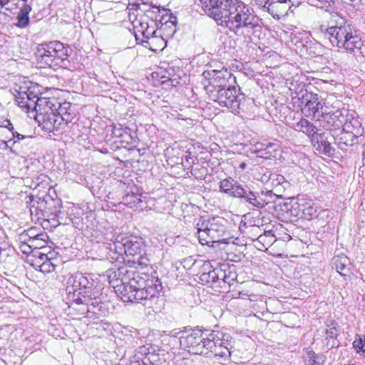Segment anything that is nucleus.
I'll return each instance as SVG.
<instances>
[{"label":"nucleus","instance_id":"obj_1","mask_svg":"<svg viewBox=\"0 0 365 365\" xmlns=\"http://www.w3.org/2000/svg\"><path fill=\"white\" fill-rule=\"evenodd\" d=\"M205 13L236 35L246 36L261 28L260 19L238 0H199Z\"/></svg>","mask_w":365,"mask_h":365},{"label":"nucleus","instance_id":"obj_2","mask_svg":"<svg viewBox=\"0 0 365 365\" xmlns=\"http://www.w3.org/2000/svg\"><path fill=\"white\" fill-rule=\"evenodd\" d=\"M312 6L324 9L330 13L328 25H321L320 32L328 38L333 46L344 49L357 58H362L364 46L356 28L338 12L332 11L333 0H308Z\"/></svg>","mask_w":365,"mask_h":365},{"label":"nucleus","instance_id":"obj_3","mask_svg":"<svg viewBox=\"0 0 365 365\" xmlns=\"http://www.w3.org/2000/svg\"><path fill=\"white\" fill-rule=\"evenodd\" d=\"M182 349L194 354L208 356L213 354L223 364L231 361L232 338L227 333L214 330L192 329L180 336Z\"/></svg>","mask_w":365,"mask_h":365},{"label":"nucleus","instance_id":"obj_4","mask_svg":"<svg viewBox=\"0 0 365 365\" xmlns=\"http://www.w3.org/2000/svg\"><path fill=\"white\" fill-rule=\"evenodd\" d=\"M66 304L88 318H99L103 314V304L99 291L91 274L76 272L66 282Z\"/></svg>","mask_w":365,"mask_h":365},{"label":"nucleus","instance_id":"obj_5","mask_svg":"<svg viewBox=\"0 0 365 365\" xmlns=\"http://www.w3.org/2000/svg\"><path fill=\"white\" fill-rule=\"evenodd\" d=\"M110 283L115 292L120 294L123 302L140 303L155 298L162 289L158 279L153 282V279H145L132 269L124 267L117 272H108Z\"/></svg>","mask_w":365,"mask_h":365},{"label":"nucleus","instance_id":"obj_6","mask_svg":"<svg viewBox=\"0 0 365 365\" xmlns=\"http://www.w3.org/2000/svg\"><path fill=\"white\" fill-rule=\"evenodd\" d=\"M102 241L106 249L109 250V255L112 259H118L119 256H130L133 258L139 255L145 254V245L142 238L135 236L118 235L115 240L112 239L108 242L106 238Z\"/></svg>","mask_w":365,"mask_h":365},{"label":"nucleus","instance_id":"obj_7","mask_svg":"<svg viewBox=\"0 0 365 365\" xmlns=\"http://www.w3.org/2000/svg\"><path fill=\"white\" fill-rule=\"evenodd\" d=\"M68 51L60 41H50L39 44L37 47L38 63L42 67H65L68 66Z\"/></svg>","mask_w":365,"mask_h":365},{"label":"nucleus","instance_id":"obj_8","mask_svg":"<svg viewBox=\"0 0 365 365\" xmlns=\"http://www.w3.org/2000/svg\"><path fill=\"white\" fill-rule=\"evenodd\" d=\"M220 220V218L206 220L202 217L198 220L195 228L197 230L196 235L200 244L210 245L214 242H224L222 237L225 234V228Z\"/></svg>","mask_w":365,"mask_h":365},{"label":"nucleus","instance_id":"obj_9","mask_svg":"<svg viewBox=\"0 0 365 365\" xmlns=\"http://www.w3.org/2000/svg\"><path fill=\"white\" fill-rule=\"evenodd\" d=\"M240 91V89L237 90L235 86L231 85L212 92L209 98L219 105L230 109L232 113H239L240 110H243L246 100L245 96Z\"/></svg>","mask_w":365,"mask_h":365},{"label":"nucleus","instance_id":"obj_10","mask_svg":"<svg viewBox=\"0 0 365 365\" xmlns=\"http://www.w3.org/2000/svg\"><path fill=\"white\" fill-rule=\"evenodd\" d=\"M345 108H339L334 111H327L321 117L323 119V127L327 130H339L341 128L348 129L349 127H356L359 124L357 119L351 118Z\"/></svg>","mask_w":365,"mask_h":365},{"label":"nucleus","instance_id":"obj_11","mask_svg":"<svg viewBox=\"0 0 365 365\" xmlns=\"http://www.w3.org/2000/svg\"><path fill=\"white\" fill-rule=\"evenodd\" d=\"M205 78H208V83L205 86L207 93L210 95L218 89L225 88L235 83V76L227 68L222 70H212L204 72Z\"/></svg>","mask_w":365,"mask_h":365},{"label":"nucleus","instance_id":"obj_12","mask_svg":"<svg viewBox=\"0 0 365 365\" xmlns=\"http://www.w3.org/2000/svg\"><path fill=\"white\" fill-rule=\"evenodd\" d=\"M299 100L301 110L304 116L319 120L324 114V106L319 101L317 94L306 91L305 93L302 95V97H299Z\"/></svg>","mask_w":365,"mask_h":365},{"label":"nucleus","instance_id":"obj_13","mask_svg":"<svg viewBox=\"0 0 365 365\" xmlns=\"http://www.w3.org/2000/svg\"><path fill=\"white\" fill-rule=\"evenodd\" d=\"M34 137L26 135L18 132H12V138L8 140H1L3 145V149H9V150L16 155H20L26 154L30 149Z\"/></svg>","mask_w":365,"mask_h":365},{"label":"nucleus","instance_id":"obj_14","mask_svg":"<svg viewBox=\"0 0 365 365\" xmlns=\"http://www.w3.org/2000/svg\"><path fill=\"white\" fill-rule=\"evenodd\" d=\"M299 2L290 1H272L264 2L263 9L267 11L273 18L279 19L288 15L289 11L293 12L292 8L299 6Z\"/></svg>","mask_w":365,"mask_h":365},{"label":"nucleus","instance_id":"obj_15","mask_svg":"<svg viewBox=\"0 0 365 365\" xmlns=\"http://www.w3.org/2000/svg\"><path fill=\"white\" fill-rule=\"evenodd\" d=\"M47 104L42 109H38L36 119L41 125L42 128L47 132H54L55 119L56 111L52 109L53 104Z\"/></svg>","mask_w":365,"mask_h":365},{"label":"nucleus","instance_id":"obj_16","mask_svg":"<svg viewBox=\"0 0 365 365\" xmlns=\"http://www.w3.org/2000/svg\"><path fill=\"white\" fill-rule=\"evenodd\" d=\"M158 360V354L149 351L145 346H141L132 357L130 365H155Z\"/></svg>","mask_w":365,"mask_h":365},{"label":"nucleus","instance_id":"obj_17","mask_svg":"<svg viewBox=\"0 0 365 365\" xmlns=\"http://www.w3.org/2000/svg\"><path fill=\"white\" fill-rule=\"evenodd\" d=\"M21 101H18L19 103H22V107L25 106L30 109H34L37 113L38 109H42L46 105L50 104L51 102L46 98H39L36 95L32 92L25 93L21 97Z\"/></svg>","mask_w":365,"mask_h":365},{"label":"nucleus","instance_id":"obj_18","mask_svg":"<svg viewBox=\"0 0 365 365\" xmlns=\"http://www.w3.org/2000/svg\"><path fill=\"white\" fill-rule=\"evenodd\" d=\"M356 127H349L348 129H344L335 137L333 135L335 143L339 148L346 150L348 147L353 145L356 140V135L354 133V128Z\"/></svg>","mask_w":365,"mask_h":365},{"label":"nucleus","instance_id":"obj_19","mask_svg":"<svg viewBox=\"0 0 365 365\" xmlns=\"http://www.w3.org/2000/svg\"><path fill=\"white\" fill-rule=\"evenodd\" d=\"M314 145L316 148L327 155H332L334 153V149L327 139L325 133H318L315 138Z\"/></svg>","mask_w":365,"mask_h":365},{"label":"nucleus","instance_id":"obj_20","mask_svg":"<svg viewBox=\"0 0 365 365\" xmlns=\"http://www.w3.org/2000/svg\"><path fill=\"white\" fill-rule=\"evenodd\" d=\"M295 130L306 134L312 142L314 141V138L318 134L317 128L305 118H301L295 125Z\"/></svg>","mask_w":365,"mask_h":365},{"label":"nucleus","instance_id":"obj_21","mask_svg":"<svg viewBox=\"0 0 365 365\" xmlns=\"http://www.w3.org/2000/svg\"><path fill=\"white\" fill-rule=\"evenodd\" d=\"M332 264L335 267L338 273L341 276H346L350 269V260L344 254L334 256L331 260Z\"/></svg>","mask_w":365,"mask_h":365},{"label":"nucleus","instance_id":"obj_22","mask_svg":"<svg viewBox=\"0 0 365 365\" xmlns=\"http://www.w3.org/2000/svg\"><path fill=\"white\" fill-rule=\"evenodd\" d=\"M55 110L58 115H61L68 123H71L76 115L75 106L67 101L58 103V108H55Z\"/></svg>","mask_w":365,"mask_h":365},{"label":"nucleus","instance_id":"obj_23","mask_svg":"<svg viewBox=\"0 0 365 365\" xmlns=\"http://www.w3.org/2000/svg\"><path fill=\"white\" fill-rule=\"evenodd\" d=\"M275 236L272 231H265L264 233L259 235L257 238H253L254 241H256V247L259 250H267L272 243L275 241Z\"/></svg>","mask_w":365,"mask_h":365},{"label":"nucleus","instance_id":"obj_24","mask_svg":"<svg viewBox=\"0 0 365 365\" xmlns=\"http://www.w3.org/2000/svg\"><path fill=\"white\" fill-rule=\"evenodd\" d=\"M35 197L40 204V208L44 210L46 215L52 211L57 202L49 194L46 192H42Z\"/></svg>","mask_w":365,"mask_h":365},{"label":"nucleus","instance_id":"obj_25","mask_svg":"<svg viewBox=\"0 0 365 365\" xmlns=\"http://www.w3.org/2000/svg\"><path fill=\"white\" fill-rule=\"evenodd\" d=\"M275 194H273L271 190L266 192V193L262 192L261 195L257 192H254V197H247L246 202L252 205L255 207L262 208L269 202L265 198H264V196L272 197Z\"/></svg>","mask_w":365,"mask_h":365},{"label":"nucleus","instance_id":"obj_26","mask_svg":"<svg viewBox=\"0 0 365 365\" xmlns=\"http://www.w3.org/2000/svg\"><path fill=\"white\" fill-rule=\"evenodd\" d=\"M31 11V6L24 4L17 15L18 22L16 26L19 28H25L29 24V14Z\"/></svg>","mask_w":365,"mask_h":365},{"label":"nucleus","instance_id":"obj_27","mask_svg":"<svg viewBox=\"0 0 365 365\" xmlns=\"http://www.w3.org/2000/svg\"><path fill=\"white\" fill-rule=\"evenodd\" d=\"M30 212L32 217H34L36 220H38L46 216L44 210L40 208V204L35 196L30 197Z\"/></svg>","mask_w":365,"mask_h":365},{"label":"nucleus","instance_id":"obj_28","mask_svg":"<svg viewBox=\"0 0 365 365\" xmlns=\"http://www.w3.org/2000/svg\"><path fill=\"white\" fill-rule=\"evenodd\" d=\"M239 182L232 178H225L220 182V191L233 197V192Z\"/></svg>","mask_w":365,"mask_h":365},{"label":"nucleus","instance_id":"obj_29","mask_svg":"<svg viewBox=\"0 0 365 365\" xmlns=\"http://www.w3.org/2000/svg\"><path fill=\"white\" fill-rule=\"evenodd\" d=\"M269 180L277 192H280L281 188L284 189L285 186L288 185V182L284 177L279 174L270 175Z\"/></svg>","mask_w":365,"mask_h":365},{"label":"nucleus","instance_id":"obj_30","mask_svg":"<svg viewBox=\"0 0 365 365\" xmlns=\"http://www.w3.org/2000/svg\"><path fill=\"white\" fill-rule=\"evenodd\" d=\"M249 197H254V192L247 185L239 183L233 192V197L243 198L246 201Z\"/></svg>","mask_w":365,"mask_h":365},{"label":"nucleus","instance_id":"obj_31","mask_svg":"<svg viewBox=\"0 0 365 365\" xmlns=\"http://www.w3.org/2000/svg\"><path fill=\"white\" fill-rule=\"evenodd\" d=\"M58 259L54 257H49L47 260L43 261L39 264H35L36 267L39 268V270L43 273H51L53 272L56 269V262ZM38 262H36L37 264Z\"/></svg>","mask_w":365,"mask_h":365},{"label":"nucleus","instance_id":"obj_32","mask_svg":"<svg viewBox=\"0 0 365 365\" xmlns=\"http://www.w3.org/2000/svg\"><path fill=\"white\" fill-rule=\"evenodd\" d=\"M326 359L323 354H316L313 351H309L307 354L308 365H324Z\"/></svg>","mask_w":365,"mask_h":365},{"label":"nucleus","instance_id":"obj_33","mask_svg":"<svg viewBox=\"0 0 365 365\" xmlns=\"http://www.w3.org/2000/svg\"><path fill=\"white\" fill-rule=\"evenodd\" d=\"M212 267H210V269L207 272H204L200 274V279L205 283H217V279H216V268L211 269Z\"/></svg>","mask_w":365,"mask_h":365},{"label":"nucleus","instance_id":"obj_34","mask_svg":"<svg viewBox=\"0 0 365 365\" xmlns=\"http://www.w3.org/2000/svg\"><path fill=\"white\" fill-rule=\"evenodd\" d=\"M225 269L226 271V276L225 277V283L227 284L229 286L233 284L237 279V273L235 271L234 265L231 267L229 265H225Z\"/></svg>","mask_w":365,"mask_h":365},{"label":"nucleus","instance_id":"obj_35","mask_svg":"<svg viewBox=\"0 0 365 365\" xmlns=\"http://www.w3.org/2000/svg\"><path fill=\"white\" fill-rule=\"evenodd\" d=\"M353 347L357 353H361L365 355V336L356 335L353 342Z\"/></svg>","mask_w":365,"mask_h":365},{"label":"nucleus","instance_id":"obj_36","mask_svg":"<svg viewBox=\"0 0 365 365\" xmlns=\"http://www.w3.org/2000/svg\"><path fill=\"white\" fill-rule=\"evenodd\" d=\"M260 220H258L257 222H256L255 220H252V219L247 220V222L245 223L249 224L248 227L250 229V232L253 233L254 237H257V235L259 233V231L261 230L260 229V225L259 224Z\"/></svg>","mask_w":365,"mask_h":365},{"label":"nucleus","instance_id":"obj_37","mask_svg":"<svg viewBox=\"0 0 365 365\" xmlns=\"http://www.w3.org/2000/svg\"><path fill=\"white\" fill-rule=\"evenodd\" d=\"M133 262L134 264H137L141 268L146 267L149 265V259L145 256V254L139 255L133 258Z\"/></svg>","mask_w":365,"mask_h":365},{"label":"nucleus","instance_id":"obj_38","mask_svg":"<svg viewBox=\"0 0 365 365\" xmlns=\"http://www.w3.org/2000/svg\"><path fill=\"white\" fill-rule=\"evenodd\" d=\"M56 116L55 124L53 125H55L54 131H58L63 129L65 126L68 125V122H66L64 118L61 115H58L57 112Z\"/></svg>","mask_w":365,"mask_h":365},{"label":"nucleus","instance_id":"obj_39","mask_svg":"<svg viewBox=\"0 0 365 365\" xmlns=\"http://www.w3.org/2000/svg\"><path fill=\"white\" fill-rule=\"evenodd\" d=\"M226 276V271L225 269V265H222L220 267H216V279L217 283L220 284V286L222 287V283H225V277Z\"/></svg>","mask_w":365,"mask_h":365},{"label":"nucleus","instance_id":"obj_40","mask_svg":"<svg viewBox=\"0 0 365 365\" xmlns=\"http://www.w3.org/2000/svg\"><path fill=\"white\" fill-rule=\"evenodd\" d=\"M119 127L115 126L113 128V133L115 137H122L123 134H128L130 129L128 128H123L121 125H118Z\"/></svg>","mask_w":365,"mask_h":365},{"label":"nucleus","instance_id":"obj_41","mask_svg":"<svg viewBox=\"0 0 365 365\" xmlns=\"http://www.w3.org/2000/svg\"><path fill=\"white\" fill-rule=\"evenodd\" d=\"M338 336V330L336 327H329L325 330V336L326 339H333L336 338Z\"/></svg>","mask_w":365,"mask_h":365},{"label":"nucleus","instance_id":"obj_42","mask_svg":"<svg viewBox=\"0 0 365 365\" xmlns=\"http://www.w3.org/2000/svg\"><path fill=\"white\" fill-rule=\"evenodd\" d=\"M35 256L37 257L38 259H39L42 262L43 261L47 260L50 257H48V255L47 254H45V253H43L41 252H36V254H35Z\"/></svg>","mask_w":365,"mask_h":365},{"label":"nucleus","instance_id":"obj_43","mask_svg":"<svg viewBox=\"0 0 365 365\" xmlns=\"http://www.w3.org/2000/svg\"><path fill=\"white\" fill-rule=\"evenodd\" d=\"M263 147L264 146V150H268L267 152L271 153V150H276L275 148H274V147L275 146V145L274 143H266V144H262V145ZM260 150H263L262 147L260 148Z\"/></svg>","mask_w":365,"mask_h":365},{"label":"nucleus","instance_id":"obj_44","mask_svg":"<svg viewBox=\"0 0 365 365\" xmlns=\"http://www.w3.org/2000/svg\"><path fill=\"white\" fill-rule=\"evenodd\" d=\"M45 235L44 234H40V235H36L34 237H31V235H29L30 238H32L31 240H30L31 242H34L35 241H37V240H43L44 241L43 237H44Z\"/></svg>","mask_w":365,"mask_h":365},{"label":"nucleus","instance_id":"obj_45","mask_svg":"<svg viewBox=\"0 0 365 365\" xmlns=\"http://www.w3.org/2000/svg\"><path fill=\"white\" fill-rule=\"evenodd\" d=\"M7 128L9 131L14 132L12 123L10 121H7V124L5 126H0V132L4 128Z\"/></svg>","mask_w":365,"mask_h":365},{"label":"nucleus","instance_id":"obj_46","mask_svg":"<svg viewBox=\"0 0 365 365\" xmlns=\"http://www.w3.org/2000/svg\"><path fill=\"white\" fill-rule=\"evenodd\" d=\"M10 0H0V6L1 8H5L6 10L11 11L12 8L6 7V6L9 4Z\"/></svg>","mask_w":365,"mask_h":365},{"label":"nucleus","instance_id":"obj_47","mask_svg":"<svg viewBox=\"0 0 365 365\" xmlns=\"http://www.w3.org/2000/svg\"><path fill=\"white\" fill-rule=\"evenodd\" d=\"M31 247V245L24 244L21 245L22 251L24 253H27L30 252V249Z\"/></svg>","mask_w":365,"mask_h":365},{"label":"nucleus","instance_id":"obj_48","mask_svg":"<svg viewBox=\"0 0 365 365\" xmlns=\"http://www.w3.org/2000/svg\"><path fill=\"white\" fill-rule=\"evenodd\" d=\"M168 21L173 24H175L177 22V17L170 13Z\"/></svg>","mask_w":365,"mask_h":365},{"label":"nucleus","instance_id":"obj_49","mask_svg":"<svg viewBox=\"0 0 365 365\" xmlns=\"http://www.w3.org/2000/svg\"><path fill=\"white\" fill-rule=\"evenodd\" d=\"M266 0H255V4L263 8V4H264Z\"/></svg>","mask_w":365,"mask_h":365},{"label":"nucleus","instance_id":"obj_50","mask_svg":"<svg viewBox=\"0 0 365 365\" xmlns=\"http://www.w3.org/2000/svg\"><path fill=\"white\" fill-rule=\"evenodd\" d=\"M247 166V164L245 162H242L240 165H239V168L242 170H244Z\"/></svg>","mask_w":365,"mask_h":365},{"label":"nucleus","instance_id":"obj_51","mask_svg":"<svg viewBox=\"0 0 365 365\" xmlns=\"http://www.w3.org/2000/svg\"><path fill=\"white\" fill-rule=\"evenodd\" d=\"M47 178V176H46V175H42V176H41V180H42V181H43V180H44L43 178Z\"/></svg>","mask_w":365,"mask_h":365},{"label":"nucleus","instance_id":"obj_52","mask_svg":"<svg viewBox=\"0 0 365 365\" xmlns=\"http://www.w3.org/2000/svg\"><path fill=\"white\" fill-rule=\"evenodd\" d=\"M188 158H188L187 156H186V157H185V159H186V161H187V162H188Z\"/></svg>","mask_w":365,"mask_h":365}]
</instances>
